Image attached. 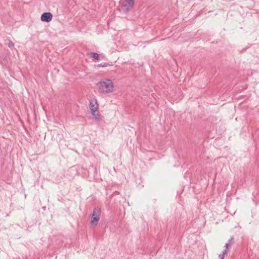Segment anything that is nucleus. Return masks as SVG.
Listing matches in <instances>:
<instances>
[{"label": "nucleus", "mask_w": 259, "mask_h": 259, "mask_svg": "<svg viewBox=\"0 0 259 259\" xmlns=\"http://www.w3.org/2000/svg\"><path fill=\"white\" fill-rule=\"evenodd\" d=\"M135 0H125L122 5V9L125 12L130 11L134 7Z\"/></svg>", "instance_id": "20e7f679"}, {"label": "nucleus", "mask_w": 259, "mask_h": 259, "mask_svg": "<svg viewBox=\"0 0 259 259\" xmlns=\"http://www.w3.org/2000/svg\"><path fill=\"white\" fill-rule=\"evenodd\" d=\"M110 64L107 63H102L101 64H99L97 65V67H105L109 66Z\"/></svg>", "instance_id": "0eeeda50"}, {"label": "nucleus", "mask_w": 259, "mask_h": 259, "mask_svg": "<svg viewBox=\"0 0 259 259\" xmlns=\"http://www.w3.org/2000/svg\"><path fill=\"white\" fill-rule=\"evenodd\" d=\"M226 250H225L223 252V253L222 254H220L219 257L220 259H224V255L225 254H226Z\"/></svg>", "instance_id": "1a4fd4ad"}, {"label": "nucleus", "mask_w": 259, "mask_h": 259, "mask_svg": "<svg viewBox=\"0 0 259 259\" xmlns=\"http://www.w3.org/2000/svg\"><path fill=\"white\" fill-rule=\"evenodd\" d=\"M100 218V212L99 209L95 208L91 217V223L93 226H96Z\"/></svg>", "instance_id": "7ed1b4c3"}, {"label": "nucleus", "mask_w": 259, "mask_h": 259, "mask_svg": "<svg viewBox=\"0 0 259 259\" xmlns=\"http://www.w3.org/2000/svg\"><path fill=\"white\" fill-rule=\"evenodd\" d=\"M230 241H231V240H230L229 241V242H228V243H227L226 244V248H228V247H229V246L230 245Z\"/></svg>", "instance_id": "9d476101"}, {"label": "nucleus", "mask_w": 259, "mask_h": 259, "mask_svg": "<svg viewBox=\"0 0 259 259\" xmlns=\"http://www.w3.org/2000/svg\"><path fill=\"white\" fill-rule=\"evenodd\" d=\"M7 45L9 48L13 47L14 46V44L10 40H8V42L7 43Z\"/></svg>", "instance_id": "6e6552de"}, {"label": "nucleus", "mask_w": 259, "mask_h": 259, "mask_svg": "<svg viewBox=\"0 0 259 259\" xmlns=\"http://www.w3.org/2000/svg\"><path fill=\"white\" fill-rule=\"evenodd\" d=\"M90 55L92 57L94 58L95 59L98 60H99V55L96 53H91Z\"/></svg>", "instance_id": "423d86ee"}, {"label": "nucleus", "mask_w": 259, "mask_h": 259, "mask_svg": "<svg viewBox=\"0 0 259 259\" xmlns=\"http://www.w3.org/2000/svg\"><path fill=\"white\" fill-rule=\"evenodd\" d=\"M90 109L93 116V118L97 121L102 120L101 115L98 111V104L97 101L94 99L90 101Z\"/></svg>", "instance_id": "f03ea898"}, {"label": "nucleus", "mask_w": 259, "mask_h": 259, "mask_svg": "<svg viewBox=\"0 0 259 259\" xmlns=\"http://www.w3.org/2000/svg\"><path fill=\"white\" fill-rule=\"evenodd\" d=\"M99 91L102 93H112L114 91V87L111 79L105 78L98 83Z\"/></svg>", "instance_id": "f257e3e1"}, {"label": "nucleus", "mask_w": 259, "mask_h": 259, "mask_svg": "<svg viewBox=\"0 0 259 259\" xmlns=\"http://www.w3.org/2000/svg\"><path fill=\"white\" fill-rule=\"evenodd\" d=\"M53 19V15L50 12L44 13L41 16V20L43 22H50Z\"/></svg>", "instance_id": "39448f33"}]
</instances>
